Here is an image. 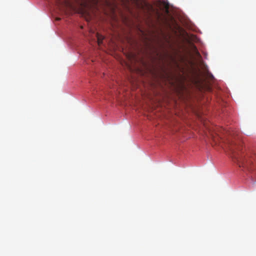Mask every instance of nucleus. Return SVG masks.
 Instances as JSON below:
<instances>
[{
    "mask_svg": "<svg viewBox=\"0 0 256 256\" xmlns=\"http://www.w3.org/2000/svg\"><path fill=\"white\" fill-rule=\"evenodd\" d=\"M230 148L232 154V158L237 162L239 166L250 170L251 169L250 166L252 163L254 158H251L248 156H246L240 155L239 154H236L232 146Z\"/></svg>",
    "mask_w": 256,
    "mask_h": 256,
    "instance_id": "f257e3e1",
    "label": "nucleus"
},
{
    "mask_svg": "<svg viewBox=\"0 0 256 256\" xmlns=\"http://www.w3.org/2000/svg\"><path fill=\"white\" fill-rule=\"evenodd\" d=\"M193 52L194 53V54H196V56H198V57H200H200H201V56H200V52H198V53L196 52V51H195V52Z\"/></svg>",
    "mask_w": 256,
    "mask_h": 256,
    "instance_id": "39448f33",
    "label": "nucleus"
},
{
    "mask_svg": "<svg viewBox=\"0 0 256 256\" xmlns=\"http://www.w3.org/2000/svg\"><path fill=\"white\" fill-rule=\"evenodd\" d=\"M56 20H60V18H58Z\"/></svg>",
    "mask_w": 256,
    "mask_h": 256,
    "instance_id": "423d86ee",
    "label": "nucleus"
},
{
    "mask_svg": "<svg viewBox=\"0 0 256 256\" xmlns=\"http://www.w3.org/2000/svg\"><path fill=\"white\" fill-rule=\"evenodd\" d=\"M96 38H97L98 43L100 45L102 42V40L104 39V36H102V35L99 34L98 33H97L96 34Z\"/></svg>",
    "mask_w": 256,
    "mask_h": 256,
    "instance_id": "f03ea898",
    "label": "nucleus"
},
{
    "mask_svg": "<svg viewBox=\"0 0 256 256\" xmlns=\"http://www.w3.org/2000/svg\"><path fill=\"white\" fill-rule=\"evenodd\" d=\"M192 49L193 52L196 51V52L198 54V51L196 46L194 44H192Z\"/></svg>",
    "mask_w": 256,
    "mask_h": 256,
    "instance_id": "20e7f679",
    "label": "nucleus"
},
{
    "mask_svg": "<svg viewBox=\"0 0 256 256\" xmlns=\"http://www.w3.org/2000/svg\"><path fill=\"white\" fill-rule=\"evenodd\" d=\"M56 1L58 6L65 4L68 3L67 0H56Z\"/></svg>",
    "mask_w": 256,
    "mask_h": 256,
    "instance_id": "7ed1b4c3",
    "label": "nucleus"
}]
</instances>
